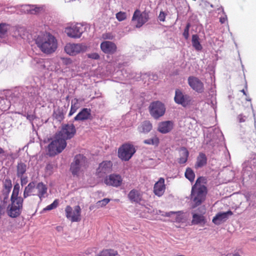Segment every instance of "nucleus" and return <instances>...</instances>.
<instances>
[{"mask_svg":"<svg viewBox=\"0 0 256 256\" xmlns=\"http://www.w3.org/2000/svg\"><path fill=\"white\" fill-rule=\"evenodd\" d=\"M36 44L42 52L46 54L53 53L58 48L56 38L50 33L39 36L36 39Z\"/></svg>","mask_w":256,"mask_h":256,"instance_id":"nucleus-1","label":"nucleus"},{"mask_svg":"<svg viewBox=\"0 0 256 256\" xmlns=\"http://www.w3.org/2000/svg\"><path fill=\"white\" fill-rule=\"evenodd\" d=\"M204 180L202 177L198 178L192 186L191 192V199L192 201V208H194L200 205L205 200L207 192L206 187L202 183Z\"/></svg>","mask_w":256,"mask_h":256,"instance_id":"nucleus-2","label":"nucleus"},{"mask_svg":"<svg viewBox=\"0 0 256 256\" xmlns=\"http://www.w3.org/2000/svg\"><path fill=\"white\" fill-rule=\"evenodd\" d=\"M88 166L87 158L82 154L75 156L70 164V170L74 176H78L83 174Z\"/></svg>","mask_w":256,"mask_h":256,"instance_id":"nucleus-3","label":"nucleus"},{"mask_svg":"<svg viewBox=\"0 0 256 256\" xmlns=\"http://www.w3.org/2000/svg\"><path fill=\"white\" fill-rule=\"evenodd\" d=\"M66 146V142L64 138H62L56 134L55 139L48 146V154L53 156L60 153Z\"/></svg>","mask_w":256,"mask_h":256,"instance_id":"nucleus-4","label":"nucleus"},{"mask_svg":"<svg viewBox=\"0 0 256 256\" xmlns=\"http://www.w3.org/2000/svg\"><path fill=\"white\" fill-rule=\"evenodd\" d=\"M24 201L10 200V203L6 208V213L8 216L12 218H16L19 216L22 210Z\"/></svg>","mask_w":256,"mask_h":256,"instance_id":"nucleus-5","label":"nucleus"},{"mask_svg":"<svg viewBox=\"0 0 256 256\" xmlns=\"http://www.w3.org/2000/svg\"><path fill=\"white\" fill-rule=\"evenodd\" d=\"M88 46L82 43H68L64 46V51L68 55L75 56L86 51Z\"/></svg>","mask_w":256,"mask_h":256,"instance_id":"nucleus-6","label":"nucleus"},{"mask_svg":"<svg viewBox=\"0 0 256 256\" xmlns=\"http://www.w3.org/2000/svg\"><path fill=\"white\" fill-rule=\"evenodd\" d=\"M136 150L134 146L125 144H122L118 150V154L120 158L122 160H128L135 153Z\"/></svg>","mask_w":256,"mask_h":256,"instance_id":"nucleus-7","label":"nucleus"},{"mask_svg":"<svg viewBox=\"0 0 256 256\" xmlns=\"http://www.w3.org/2000/svg\"><path fill=\"white\" fill-rule=\"evenodd\" d=\"M85 30L86 28L82 24H76L74 26L66 28L64 32L70 38H78L81 37Z\"/></svg>","mask_w":256,"mask_h":256,"instance_id":"nucleus-8","label":"nucleus"},{"mask_svg":"<svg viewBox=\"0 0 256 256\" xmlns=\"http://www.w3.org/2000/svg\"><path fill=\"white\" fill-rule=\"evenodd\" d=\"M66 216L72 222H78L81 220V208L79 206H76L73 210L70 206H67L65 208Z\"/></svg>","mask_w":256,"mask_h":256,"instance_id":"nucleus-9","label":"nucleus"},{"mask_svg":"<svg viewBox=\"0 0 256 256\" xmlns=\"http://www.w3.org/2000/svg\"><path fill=\"white\" fill-rule=\"evenodd\" d=\"M149 110L151 116L154 118L157 119L164 114L166 108L162 102L156 101L150 104Z\"/></svg>","mask_w":256,"mask_h":256,"instance_id":"nucleus-10","label":"nucleus"},{"mask_svg":"<svg viewBox=\"0 0 256 256\" xmlns=\"http://www.w3.org/2000/svg\"><path fill=\"white\" fill-rule=\"evenodd\" d=\"M206 212V209L204 206H201L196 210L192 212V223L194 224H205L206 223V219L204 216Z\"/></svg>","mask_w":256,"mask_h":256,"instance_id":"nucleus-11","label":"nucleus"},{"mask_svg":"<svg viewBox=\"0 0 256 256\" xmlns=\"http://www.w3.org/2000/svg\"><path fill=\"white\" fill-rule=\"evenodd\" d=\"M76 133V129L74 124H64L62 126L61 130L57 134L66 140L74 137Z\"/></svg>","mask_w":256,"mask_h":256,"instance_id":"nucleus-12","label":"nucleus"},{"mask_svg":"<svg viewBox=\"0 0 256 256\" xmlns=\"http://www.w3.org/2000/svg\"><path fill=\"white\" fill-rule=\"evenodd\" d=\"M122 178L119 174H112L105 177L104 180V183L108 186L115 188L120 186L122 183Z\"/></svg>","mask_w":256,"mask_h":256,"instance_id":"nucleus-13","label":"nucleus"},{"mask_svg":"<svg viewBox=\"0 0 256 256\" xmlns=\"http://www.w3.org/2000/svg\"><path fill=\"white\" fill-rule=\"evenodd\" d=\"M113 164L110 160H104L99 164L96 169V174L99 178L104 177L112 170Z\"/></svg>","mask_w":256,"mask_h":256,"instance_id":"nucleus-14","label":"nucleus"},{"mask_svg":"<svg viewBox=\"0 0 256 256\" xmlns=\"http://www.w3.org/2000/svg\"><path fill=\"white\" fill-rule=\"evenodd\" d=\"M148 14L146 11L140 12V10H136L134 12L132 18V21L136 22V26L140 28L148 20Z\"/></svg>","mask_w":256,"mask_h":256,"instance_id":"nucleus-15","label":"nucleus"},{"mask_svg":"<svg viewBox=\"0 0 256 256\" xmlns=\"http://www.w3.org/2000/svg\"><path fill=\"white\" fill-rule=\"evenodd\" d=\"M174 100L176 103L186 107L191 102V98L188 94H184L182 90L176 89L175 91Z\"/></svg>","mask_w":256,"mask_h":256,"instance_id":"nucleus-16","label":"nucleus"},{"mask_svg":"<svg viewBox=\"0 0 256 256\" xmlns=\"http://www.w3.org/2000/svg\"><path fill=\"white\" fill-rule=\"evenodd\" d=\"M188 84L190 88L198 93H202L204 91L203 83L195 76H189L188 80Z\"/></svg>","mask_w":256,"mask_h":256,"instance_id":"nucleus-17","label":"nucleus"},{"mask_svg":"<svg viewBox=\"0 0 256 256\" xmlns=\"http://www.w3.org/2000/svg\"><path fill=\"white\" fill-rule=\"evenodd\" d=\"M101 50L106 54H112L115 53L117 50L116 44L110 41H104L100 44Z\"/></svg>","mask_w":256,"mask_h":256,"instance_id":"nucleus-18","label":"nucleus"},{"mask_svg":"<svg viewBox=\"0 0 256 256\" xmlns=\"http://www.w3.org/2000/svg\"><path fill=\"white\" fill-rule=\"evenodd\" d=\"M91 110L88 108H83L74 118L76 121H84L92 120V116L91 114Z\"/></svg>","mask_w":256,"mask_h":256,"instance_id":"nucleus-19","label":"nucleus"},{"mask_svg":"<svg viewBox=\"0 0 256 256\" xmlns=\"http://www.w3.org/2000/svg\"><path fill=\"white\" fill-rule=\"evenodd\" d=\"M165 190L164 179L160 178L154 185V192L156 196H160L164 194Z\"/></svg>","mask_w":256,"mask_h":256,"instance_id":"nucleus-20","label":"nucleus"},{"mask_svg":"<svg viewBox=\"0 0 256 256\" xmlns=\"http://www.w3.org/2000/svg\"><path fill=\"white\" fill-rule=\"evenodd\" d=\"M232 214L233 212L230 210L226 212H218L213 218L212 221L214 224L219 225L222 222H225L228 218V216Z\"/></svg>","mask_w":256,"mask_h":256,"instance_id":"nucleus-21","label":"nucleus"},{"mask_svg":"<svg viewBox=\"0 0 256 256\" xmlns=\"http://www.w3.org/2000/svg\"><path fill=\"white\" fill-rule=\"evenodd\" d=\"M36 190L35 196H38L41 201L47 193L48 188L42 182H40L36 185Z\"/></svg>","mask_w":256,"mask_h":256,"instance_id":"nucleus-22","label":"nucleus"},{"mask_svg":"<svg viewBox=\"0 0 256 256\" xmlns=\"http://www.w3.org/2000/svg\"><path fill=\"white\" fill-rule=\"evenodd\" d=\"M174 123L170 120L161 122L158 124V130L162 134H166L173 128Z\"/></svg>","mask_w":256,"mask_h":256,"instance_id":"nucleus-23","label":"nucleus"},{"mask_svg":"<svg viewBox=\"0 0 256 256\" xmlns=\"http://www.w3.org/2000/svg\"><path fill=\"white\" fill-rule=\"evenodd\" d=\"M128 198L132 202L140 203L142 200V194L137 190L133 189L129 192Z\"/></svg>","mask_w":256,"mask_h":256,"instance_id":"nucleus-24","label":"nucleus"},{"mask_svg":"<svg viewBox=\"0 0 256 256\" xmlns=\"http://www.w3.org/2000/svg\"><path fill=\"white\" fill-rule=\"evenodd\" d=\"M36 182H32L25 188L24 191V198H26L30 196H35Z\"/></svg>","mask_w":256,"mask_h":256,"instance_id":"nucleus-25","label":"nucleus"},{"mask_svg":"<svg viewBox=\"0 0 256 256\" xmlns=\"http://www.w3.org/2000/svg\"><path fill=\"white\" fill-rule=\"evenodd\" d=\"M8 194H2V198H0V214H4L6 211L7 206H8Z\"/></svg>","mask_w":256,"mask_h":256,"instance_id":"nucleus-26","label":"nucleus"},{"mask_svg":"<svg viewBox=\"0 0 256 256\" xmlns=\"http://www.w3.org/2000/svg\"><path fill=\"white\" fill-rule=\"evenodd\" d=\"M20 189V186L17 183L14 185L10 200L24 201V198L19 196Z\"/></svg>","mask_w":256,"mask_h":256,"instance_id":"nucleus-27","label":"nucleus"},{"mask_svg":"<svg viewBox=\"0 0 256 256\" xmlns=\"http://www.w3.org/2000/svg\"><path fill=\"white\" fill-rule=\"evenodd\" d=\"M207 163V158L206 154L202 152L199 154L196 159V162L195 164L196 168H202L206 165Z\"/></svg>","mask_w":256,"mask_h":256,"instance_id":"nucleus-28","label":"nucleus"},{"mask_svg":"<svg viewBox=\"0 0 256 256\" xmlns=\"http://www.w3.org/2000/svg\"><path fill=\"white\" fill-rule=\"evenodd\" d=\"M28 168V166L25 163L20 162L17 164L16 169V176H22L26 174V172Z\"/></svg>","mask_w":256,"mask_h":256,"instance_id":"nucleus-29","label":"nucleus"},{"mask_svg":"<svg viewBox=\"0 0 256 256\" xmlns=\"http://www.w3.org/2000/svg\"><path fill=\"white\" fill-rule=\"evenodd\" d=\"M152 124L150 121L146 120L142 123L138 127L139 132L142 133H148L152 129Z\"/></svg>","mask_w":256,"mask_h":256,"instance_id":"nucleus-30","label":"nucleus"},{"mask_svg":"<svg viewBox=\"0 0 256 256\" xmlns=\"http://www.w3.org/2000/svg\"><path fill=\"white\" fill-rule=\"evenodd\" d=\"M192 42L193 47L198 51L202 50V47L200 42L199 36L197 34H193L192 36Z\"/></svg>","mask_w":256,"mask_h":256,"instance_id":"nucleus-31","label":"nucleus"},{"mask_svg":"<svg viewBox=\"0 0 256 256\" xmlns=\"http://www.w3.org/2000/svg\"><path fill=\"white\" fill-rule=\"evenodd\" d=\"M10 28V25L6 23L0 24V38H4L6 35Z\"/></svg>","mask_w":256,"mask_h":256,"instance_id":"nucleus-32","label":"nucleus"},{"mask_svg":"<svg viewBox=\"0 0 256 256\" xmlns=\"http://www.w3.org/2000/svg\"><path fill=\"white\" fill-rule=\"evenodd\" d=\"M80 108L78 104V100L74 98L72 101L70 110L68 114V116H71L74 114Z\"/></svg>","mask_w":256,"mask_h":256,"instance_id":"nucleus-33","label":"nucleus"},{"mask_svg":"<svg viewBox=\"0 0 256 256\" xmlns=\"http://www.w3.org/2000/svg\"><path fill=\"white\" fill-rule=\"evenodd\" d=\"M4 187L5 190L2 192V194H7L9 195V193L12 188V181L10 178H6L3 182Z\"/></svg>","mask_w":256,"mask_h":256,"instance_id":"nucleus-34","label":"nucleus"},{"mask_svg":"<svg viewBox=\"0 0 256 256\" xmlns=\"http://www.w3.org/2000/svg\"><path fill=\"white\" fill-rule=\"evenodd\" d=\"M118 254V252L112 249L104 250L96 256H115Z\"/></svg>","mask_w":256,"mask_h":256,"instance_id":"nucleus-35","label":"nucleus"},{"mask_svg":"<svg viewBox=\"0 0 256 256\" xmlns=\"http://www.w3.org/2000/svg\"><path fill=\"white\" fill-rule=\"evenodd\" d=\"M10 102L7 99L1 98L0 100V109L2 111H6L10 107Z\"/></svg>","mask_w":256,"mask_h":256,"instance_id":"nucleus-36","label":"nucleus"},{"mask_svg":"<svg viewBox=\"0 0 256 256\" xmlns=\"http://www.w3.org/2000/svg\"><path fill=\"white\" fill-rule=\"evenodd\" d=\"M185 176L190 182H192L194 180L195 174L192 168H188L186 169Z\"/></svg>","mask_w":256,"mask_h":256,"instance_id":"nucleus-37","label":"nucleus"},{"mask_svg":"<svg viewBox=\"0 0 256 256\" xmlns=\"http://www.w3.org/2000/svg\"><path fill=\"white\" fill-rule=\"evenodd\" d=\"M144 142L147 144L158 146L159 144V139L157 136H154L152 138L144 140Z\"/></svg>","mask_w":256,"mask_h":256,"instance_id":"nucleus-38","label":"nucleus"},{"mask_svg":"<svg viewBox=\"0 0 256 256\" xmlns=\"http://www.w3.org/2000/svg\"><path fill=\"white\" fill-rule=\"evenodd\" d=\"M127 14L125 12H120L116 14V18L120 22L125 20Z\"/></svg>","mask_w":256,"mask_h":256,"instance_id":"nucleus-39","label":"nucleus"},{"mask_svg":"<svg viewBox=\"0 0 256 256\" xmlns=\"http://www.w3.org/2000/svg\"><path fill=\"white\" fill-rule=\"evenodd\" d=\"M58 204V200H55L54 202L50 205H48L44 210H50L56 208Z\"/></svg>","mask_w":256,"mask_h":256,"instance_id":"nucleus-40","label":"nucleus"},{"mask_svg":"<svg viewBox=\"0 0 256 256\" xmlns=\"http://www.w3.org/2000/svg\"><path fill=\"white\" fill-rule=\"evenodd\" d=\"M61 59L62 60V64L66 66H70L73 63V61L70 58H62Z\"/></svg>","mask_w":256,"mask_h":256,"instance_id":"nucleus-41","label":"nucleus"},{"mask_svg":"<svg viewBox=\"0 0 256 256\" xmlns=\"http://www.w3.org/2000/svg\"><path fill=\"white\" fill-rule=\"evenodd\" d=\"M190 26V23H188L186 26L184 30V32L182 34L183 36L186 38V40H188L189 37V29Z\"/></svg>","mask_w":256,"mask_h":256,"instance_id":"nucleus-42","label":"nucleus"},{"mask_svg":"<svg viewBox=\"0 0 256 256\" xmlns=\"http://www.w3.org/2000/svg\"><path fill=\"white\" fill-rule=\"evenodd\" d=\"M20 178V184L22 186L26 185L28 182V177L27 176H25L24 175L22 176H17Z\"/></svg>","mask_w":256,"mask_h":256,"instance_id":"nucleus-43","label":"nucleus"},{"mask_svg":"<svg viewBox=\"0 0 256 256\" xmlns=\"http://www.w3.org/2000/svg\"><path fill=\"white\" fill-rule=\"evenodd\" d=\"M188 153L185 151L184 157H180L178 158V162L180 164H185L188 160Z\"/></svg>","mask_w":256,"mask_h":256,"instance_id":"nucleus-44","label":"nucleus"},{"mask_svg":"<svg viewBox=\"0 0 256 256\" xmlns=\"http://www.w3.org/2000/svg\"><path fill=\"white\" fill-rule=\"evenodd\" d=\"M110 200V199L105 198L101 200L98 201L97 204L102 207L106 205L109 202Z\"/></svg>","mask_w":256,"mask_h":256,"instance_id":"nucleus-45","label":"nucleus"},{"mask_svg":"<svg viewBox=\"0 0 256 256\" xmlns=\"http://www.w3.org/2000/svg\"><path fill=\"white\" fill-rule=\"evenodd\" d=\"M34 62L36 64H41V68H44L45 66L44 64V60L42 58H34Z\"/></svg>","mask_w":256,"mask_h":256,"instance_id":"nucleus-46","label":"nucleus"},{"mask_svg":"<svg viewBox=\"0 0 256 256\" xmlns=\"http://www.w3.org/2000/svg\"><path fill=\"white\" fill-rule=\"evenodd\" d=\"M87 56L88 58L94 60H98L100 58L99 54L96 52L88 54Z\"/></svg>","mask_w":256,"mask_h":256,"instance_id":"nucleus-47","label":"nucleus"},{"mask_svg":"<svg viewBox=\"0 0 256 256\" xmlns=\"http://www.w3.org/2000/svg\"><path fill=\"white\" fill-rule=\"evenodd\" d=\"M180 151L181 152L180 153V157H184L185 151H186V152L188 153V157L189 152L186 148H185V147L180 148Z\"/></svg>","mask_w":256,"mask_h":256,"instance_id":"nucleus-48","label":"nucleus"},{"mask_svg":"<svg viewBox=\"0 0 256 256\" xmlns=\"http://www.w3.org/2000/svg\"><path fill=\"white\" fill-rule=\"evenodd\" d=\"M114 36L111 33H106L102 34V38L105 40H112Z\"/></svg>","mask_w":256,"mask_h":256,"instance_id":"nucleus-49","label":"nucleus"},{"mask_svg":"<svg viewBox=\"0 0 256 256\" xmlns=\"http://www.w3.org/2000/svg\"><path fill=\"white\" fill-rule=\"evenodd\" d=\"M166 14L164 12H160L159 16L158 19L160 22H164L165 20Z\"/></svg>","mask_w":256,"mask_h":256,"instance_id":"nucleus-50","label":"nucleus"},{"mask_svg":"<svg viewBox=\"0 0 256 256\" xmlns=\"http://www.w3.org/2000/svg\"><path fill=\"white\" fill-rule=\"evenodd\" d=\"M246 116L240 114L238 116V119L240 122H244L246 120Z\"/></svg>","mask_w":256,"mask_h":256,"instance_id":"nucleus-51","label":"nucleus"},{"mask_svg":"<svg viewBox=\"0 0 256 256\" xmlns=\"http://www.w3.org/2000/svg\"><path fill=\"white\" fill-rule=\"evenodd\" d=\"M228 18L226 16H224L220 18V22L221 24H223L227 22Z\"/></svg>","mask_w":256,"mask_h":256,"instance_id":"nucleus-52","label":"nucleus"},{"mask_svg":"<svg viewBox=\"0 0 256 256\" xmlns=\"http://www.w3.org/2000/svg\"><path fill=\"white\" fill-rule=\"evenodd\" d=\"M36 118V116L34 114H27L26 116V118L28 120H29L32 122Z\"/></svg>","mask_w":256,"mask_h":256,"instance_id":"nucleus-53","label":"nucleus"},{"mask_svg":"<svg viewBox=\"0 0 256 256\" xmlns=\"http://www.w3.org/2000/svg\"><path fill=\"white\" fill-rule=\"evenodd\" d=\"M94 250V248H88L87 249L86 252H85V253L86 255H88V254H90L93 251V250Z\"/></svg>","mask_w":256,"mask_h":256,"instance_id":"nucleus-54","label":"nucleus"},{"mask_svg":"<svg viewBox=\"0 0 256 256\" xmlns=\"http://www.w3.org/2000/svg\"><path fill=\"white\" fill-rule=\"evenodd\" d=\"M4 150L2 148L0 147V154H4Z\"/></svg>","mask_w":256,"mask_h":256,"instance_id":"nucleus-55","label":"nucleus"},{"mask_svg":"<svg viewBox=\"0 0 256 256\" xmlns=\"http://www.w3.org/2000/svg\"><path fill=\"white\" fill-rule=\"evenodd\" d=\"M175 213H176L175 212H170L167 213L166 216H170V214H175Z\"/></svg>","mask_w":256,"mask_h":256,"instance_id":"nucleus-56","label":"nucleus"},{"mask_svg":"<svg viewBox=\"0 0 256 256\" xmlns=\"http://www.w3.org/2000/svg\"><path fill=\"white\" fill-rule=\"evenodd\" d=\"M241 92H242L244 95H246V92L244 90H240Z\"/></svg>","mask_w":256,"mask_h":256,"instance_id":"nucleus-57","label":"nucleus"},{"mask_svg":"<svg viewBox=\"0 0 256 256\" xmlns=\"http://www.w3.org/2000/svg\"><path fill=\"white\" fill-rule=\"evenodd\" d=\"M232 256H240L238 254H234Z\"/></svg>","mask_w":256,"mask_h":256,"instance_id":"nucleus-58","label":"nucleus"},{"mask_svg":"<svg viewBox=\"0 0 256 256\" xmlns=\"http://www.w3.org/2000/svg\"><path fill=\"white\" fill-rule=\"evenodd\" d=\"M228 256V255H227V256Z\"/></svg>","mask_w":256,"mask_h":256,"instance_id":"nucleus-59","label":"nucleus"}]
</instances>
